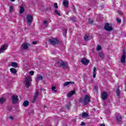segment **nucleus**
<instances>
[{
  "instance_id": "f257e3e1",
  "label": "nucleus",
  "mask_w": 126,
  "mask_h": 126,
  "mask_svg": "<svg viewBox=\"0 0 126 126\" xmlns=\"http://www.w3.org/2000/svg\"><path fill=\"white\" fill-rule=\"evenodd\" d=\"M91 98V96L88 94H86L84 96V100L82 97H80L79 99V102L80 103H83V105H88L90 103V99Z\"/></svg>"
},
{
  "instance_id": "f03ea898",
  "label": "nucleus",
  "mask_w": 126,
  "mask_h": 126,
  "mask_svg": "<svg viewBox=\"0 0 126 126\" xmlns=\"http://www.w3.org/2000/svg\"><path fill=\"white\" fill-rule=\"evenodd\" d=\"M57 65L61 67H63V68H67L68 67V65H67L66 62H63L62 60H59L57 62Z\"/></svg>"
},
{
  "instance_id": "7ed1b4c3",
  "label": "nucleus",
  "mask_w": 126,
  "mask_h": 126,
  "mask_svg": "<svg viewBox=\"0 0 126 126\" xmlns=\"http://www.w3.org/2000/svg\"><path fill=\"white\" fill-rule=\"evenodd\" d=\"M32 80L31 79V77L30 76L27 77L26 78L25 80V83L26 87L28 88H29V87L30 86L31 84V81Z\"/></svg>"
},
{
  "instance_id": "20e7f679",
  "label": "nucleus",
  "mask_w": 126,
  "mask_h": 126,
  "mask_svg": "<svg viewBox=\"0 0 126 126\" xmlns=\"http://www.w3.org/2000/svg\"><path fill=\"white\" fill-rule=\"evenodd\" d=\"M27 20L28 25L30 26V25H31V23H32V20H33V17L31 15H28L27 16Z\"/></svg>"
},
{
  "instance_id": "39448f33",
  "label": "nucleus",
  "mask_w": 126,
  "mask_h": 126,
  "mask_svg": "<svg viewBox=\"0 0 126 126\" xmlns=\"http://www.w3.org/2000/svg\"><path fill=\"white\" fill-rule=\"evenodd\" d=\"M104 29L106 30V31H112L113 30V28L110 26V24L109 23H106L104 26Z\"/></svg>"
},
{
  "instance_id": "423d86ee",
  "label": "nucleus",
  "mask_w": 126,
  "mask_h": 126,
  "mask_svg": "<svg viewBox=\"0 0 126 126\" xmlns=\"http://www.w3.org/2000/svg\"><path fill=\"white\" fill-rule=\"evenodd\" d=\"M81 62L82 63L85 65H88V63H89V60L86 59L85 58H82L81 60Z\"/></svg>"
},
{
  "instance_id": "0eeeda50",
  "label": "nucleus",
  "mask_w": 126,
  "mask_h": 126,
  "mask_svg": "<svg viewBox=\"0 0 126 126\" xmlns=\"http://www.w3.org/2000/svg\"><path fill=\"white\" fill-rule=\"evenodd\" d=\"M12 101L13 104H16L18 102V96L17 95H13L12 96Z\"/></svg>"
},
{
  "instance_id": "6e6552de",
  "label": "nucleus",
  "mask_w": 126,
  "mask_h": 126,
  "mask_svg": "<svg viewBox=\"0 0 126 126\" xmlns=\"http://www.w3.org/2000/svg\"><path fill=\"white\" fill-rule=\"evenodd\" d=\"M49 42L52 44V45H57L59 44V40L57 38H53L49 40Z\"/></svg>"
},
{
  "instance_id": "1a4fd4ad",
  "label": "nucleus",
  "mask_w": 126,
  "mask_h": 126,
  "mask_svg": "<svg viewBox=\"0 0 126 126\" xmlns=\"http://www.w3.org/2000/svg\"><path fill=\"white\" fill-rule=\"evenodd\" d=\"M38 95H39V91L36 90V93H35V94H34V96H33V98L32 99V103H35V102L37 99V97H38Z\"/></svg>"
},
{
  "instance_id": "9d476101",
  "label": "nucleus",
  "mask_w": 126,
  "mask_h": 126,
  "mask_svg": "<svg viewBox=\"0 0 126 126\" xmlns=\"http://www.w3.org/2000/svg\"><path fill=\"white\" fill-rule=\"evenodd\" d=\"M124 55H122L121 59H120V61L122 63H126V53L125 51H124Z\"/></svg>"
},
{
  "instance_id": "9b49d317",
  "label": "nucleus",
  "mask_w": 126,
  "mask_h": 126,
  "mask_svg": "<svg viewBox=\"0 0 126 126\" xmlns=\"http://www.w3.org/2000/svg\"><path fill=\"white\" fill-rule=\"evenodd\" d=\"M101 97L102 100H106L108 98V94L106 92H103L101 93Z\"/></svg>"
},
{
  "instance_id": "f8f14e48",
  "label": "nucleus",
  "mask_w": 126,
  "mask_h": 126,
  "mask_svg": "<svg viewBox=\"0 0 126 126\" xmlns=\"http://www.w3.org/2000/svg\"><path fill=\"white\" fill-rule=\"evenodd\" d=\"M7 49V45L4 44L0 48V53H2V52L5 51Z\"/></svg>"
},
{
  "instance_id": "ddd939ff",
  "label": "nucleus",
  "mask_w": 126,
  "mask_h": 126,
  "mask_svg": "<svg viewBox=\"0 0 126 126\" xmlns=\"http://www.w3.org/2000/svg\"><path fill=\"white\" fill-rule=\"evenodd\" d=\"M74 94H75V91L74 90L71 91V92H69L67 94V97H68V98H70V97H71L72 95H74Z\"/></svg>"
},
{
  "instance_id": "4468645a",
  "label": "nucleus",
  "mask_w": 126,
  "mask_h": 126,
  "mask_svg": "<svg viewBox=\"0 0 126 126\" xmlns=\"http://www.w3.org/2000/svg\"><path fill=\"white\" fill-rule=\"evenodd\" d=\"M28 49V44L27 43H24L22 45V50H27Z\"/></svg>"
},
{
  "instance_id": "2eb2a0df",
  "label": "nucleus",
  "mask_w": 126,
  "mask_h": 126,
  "mask_svg": "<svg viewBox=\"0 0 126 126\" xmlns=\"http://www.w3.org/2000/svg\"><path fill=\"white\" fill-rule=\"evenodd\" d=\"M116 120L118 123L122 122V116L120 114H118L116 116Z\"/></svg>"
},
{
  "instance_id": "dca6fc26",
  "label": "nucleus",
  "mask_w": 126,
  "mask_h": 126,
  "mask_svg": "<svg viewBox=\"0 0 126 126\" xmlns=\"http://www.w3.org/2000/svg\"><path fill=\"white\" fill-rule=\"evenodd\" d=\"M69 84H74V82H66L63 84V86H67Z\"/></svg>"
},
{
  "instance_id": "f3484780",
  "label": "nucleus",
  "mask_w": 126,
  "mask_h": 126,
  "mask_svg": "<svg viewBox=\"0 0 126 126\" xmlns=\"http://www.w3.org/2000/svg\"><path fill=\"white\" fill-rule=\"evenodd\" d=\"M10 70L11 73H13L14 74H16V73L17 72V70H16V69H15L13 68H10Z\"/></svg>"
},
{
  "instance_id": "a211bd4d",
  "label": "nucleus",
  "mask_w": 126,
  "mask_h": 126,
  "mask_svg": "<svg viewBox=\"0 0 126 126\" xmlns=\"http://www.w3.org/2000/svg\"><path fill=\"white\" fill-rule=\"evenodd\" d=\"M63 4L64 6H65V7H66V6H67V5H68V0H64V1L63 2Z\"/></svg>"
},
{
  "instance_id": "6ab92c4d",
  "label": "nucleus",
  "mask_w": 126,
  "mask_h": 126,
  "mask_svg": "<svg viewBox=\"0 0 126 126\" xmlns=\"http://www.w3.org/2000/svg\"><path fill=\"white\" fill-rule=\"evenodd\" d=\"M43 80V76L41 75H39L38 77H36V81H40Z\"/></svg>"
},
{
  "instance_id": "aec40b11",
  "label": "nucleus",
  "mask_w": 126,
  "mask_h": 126,
  "mask_svg": "<svg viewBox=\"0 0 126 126\" xmlns=\"http://www.w3.org/2000/svg\"><path fill=\"white\" fill-rule=\"evenodd\" d=\"M93 74L94 78H95L96 77V67H94Z\"/></svg>"
},
{
  "instance_id": "412c9836",
  "label": "nucleus",
  "mask_w": 126,
  "mask_h": 126,
  "mask_svg": "<svg viewBox=\"0 0 126 126\" xmlns=\"http://www.w3.org/2000/svg\"><path fill=\"white\" fill-rule=\"evenodd\" d=\"M82 118H83L84 119H85V118H87L88 117H89L88 116V114L84 112L82 114Z\"/></svg>"
},
{
  "instance_id": "4be33fe9",
  "label": "nucleus",
  "mask_w": 126,
  "mask_h": 126,
  "mask_svg": "<svg viewBox=\"0 0 126 126\" xmlns=\"http://www.w3.org/2000/svg\"><path fill=\"white\" fill-rule=\"evenodd\" d=\"M116 95L117 96V97H120V95H121V91H120V89H117L116 90Z\"/></svg>"
},
{
  "instance_id": "5701e85b",
  "label": "nucleus",
  "mask_w": 126,
  "mask_h": 126,
  "mask_svg": "<svg viewBox=\"0 0 126 126\" xmlns=\"http://www.w3.org/2000/svg\"><path fill=\"white\" fill-rule=\"evenodd\" d=\"M28 105H29V101H28V100H26L24 102L23 106H24V107H27Z\"/></svg>"
},
{
  "instance_id": "b1692460",
  "label": "nucleus",
  "mask_w": 126,
  "mask_h": 126,
  "mask_svg": "<svg viewBox=\"0 0 126 126\" xmlns=\"http://www.w3.org/2000/svg\"><path fill=\"white\" fill-rule=\"evenodd\" d=\"M84 40L86 41H89L90 40V37L88 35H86L84 37Z\"/></svg>"
},
{
  "instance_id": "393cba45",
  "label": "nucleus",
  "mask_w": 126,
  "mask_h": 126,
  "mask_svg": "<svg viewBox=\"0 0 126 126\" xmlns=\"http://www.w3.org/2000/svg\"><path fill=\"white\" fill-rule=\"evenodd\" d=\"M11 66L13 67H17V66H18V64H17V63H12Z\"/></svg>"
},
{
  "instance_id": "a878e982",
  "label": "nucleus",
  "mask_w": 126,
  "mask_h": 126,
  "mask_svg": "<svg viewBox=\"0 0 126 126\" xmlns=\"http://www.w3.org/2000/svg\"><path fill=\"white\" fill-rule=\"evenodd\" d=\"M5 102V98L1 97L0 98V104H3Z\"/></svg>"
},
{
  "instance_id": "bb28decb",
  "label": "nucleus",
  "mask_w": 126,
  "mask_h": 126,
  "mask_svg": "<svg viewBox=\"0 0 126 126\" xmlns=\"http://www.w3.org/2000/svg\"><path fill=\"white\" fill-rule=\"evenodd\" d=\"M66 107L68 110L70 109V107H71V103L70 102H69L66 105Z\"/></svg>"
},
{
  "instance_id": "cd10ccee",
  "label": "nucleus",
  "mask_w": 126,
  "mask_h": 126,
  "mask_svg": "<svg viewBox=\"0 0 126 126\" xmlns=\"http://www.w3.org/2000/svg\"><path fill=\"white\" fill-rule=\"evenodd\" d=\"M98 56L99 57H100V58H101L102 59H104V57H105V56L104 55V54H103V53L102 52H99Z\"/></svg>"
},
{
  "instance_id": "c85d7f7f",
  "label": "nucleus",
  "mask_w": 126,
  "mask_h": 126,
  "mask_svg": "<svg viewBox=\"0 0 126 126\" xmlns=\"http://www.w3.org/2000/svg\"><path fill=\"white\" fill-rule=\"evenodd\" d=\"M23 12H24V8H23V6H21L20 9V13H23Z\"/></svg>"
},
{
  "instance_id": "c756f323",
  "label": "nucleus",
  "mask_w": 126,
  "mask_h": 126,
  "mask_svg": "<svg viewBox=\"0 0 126 126\" xmlns=\"http://www.w3.org/2000/svg\"><path fill=\"white\" fill-rule=\"evenodd\" d=\"M102 49V47L100 46V45H98L96 47V51H100Z\"/></svg>"
},
{
  "instance_id": "7c9ffc66",
  "label": "nucleus",
  "mask_w": 126,
  "mask_h": 126,
  "mask_svg": "<svg viewBox=\"0 0 126 126\" xmlns=\"http://www.w3.org/2000/svg\"><path fill=\"white\" fill-rule=\"evenodd\" d=\"M67 33V30L64 29V33H63V35L64 37H66V33Z\"/></svg>"
},
{
  "instance_id": "2f4dec72",
  "label": "nucleus",
  "mask_w": 126,
  "mask_h": 126,
  "mask_svg": "<svg viewBox=\"0 0 126 126\" xmlns=\"http://www.w3.org/2000/svg\"><path fill=\"white\" fill-rule=\"evenodd\" d=\"M9 11L10 12V13H11V12H12V11H13V6H10L9 7Z\"/></svg>"
},
{
  "instance_id": "473e14b6",
  "label": "nucleus",
  "mask_w": 126,
  "mask_h": 126,
  "mask_svg": "<svg viewBox=\"0 0 126 126\" xmlns=\"http://www.w3.org/2000/svg\"><path fill=\"white\" fill-rule=\"evenodd\" d=\"M55 13H56V14H57V15L61 16V13H60V12H59V11H58V10H57V9L55 10Z\"/></svg>"
},
{
  "instance_id": "72a5a7b5",
  "label": "nucleus",
  "mask_w": 126,
  "mask_h": 126,
  "mask_svg": "<svg viewBox=\"0 0 126 126\" xmlns=\"http://www.w3.org/2000/svg\"><path fill=\"white\" fill-rule=\"evenodd\" d=\"M54 7L56 9H57V8H59V6L58 5V3H54Z\"/></svg>"
},
{
  "instance_id": "f704fd0d",
  "label": "nucleus",
  "mask_w": 126,
  "mask_h": 126,
  "mask_svg": "<svg viewBox=\"0 0 126 126\" xmlns=\"http://www.w3.org/2000/svg\"><path fill=\"white\" fill-rule=\"evenodd\" d=\"M89 23H90V24H92L93 23V20H92L91 19H89Z\"/></svg>"
},
{
  "instance_id": "c9c22d12",
  "label": "nucleus",
  "mask_w": 126,
  "mask_h": 126,
  "mask_svg": "<svg viewBox=\"0 0 126 126\" xmlns=\"http://www.w3.org/2000/svg\"><path fill=\"white\" fill-rule=\"evenodd\" d=\"M29 73H30V74L31 75H32H32H34V71H31L29 72Z\"/></svg>"
},
{
  "instance_id": "e433bc0d",
  "label": "nucleus",
  "mask_w": 126,
  "mask_h": 126,
  "mask_svg": "<svg viewBox=\"0 0 126 126\" xmlns=\"http://www.w3.org/2000/svg\"><path fill=\"white\" fill-rule=\"evenodd\" d=\"M116 20H117V21L118 22V23H121V22H122V21L120 19L117 18Z\"/></svg>"
},
{
  "instance_id": "4c0bfd02",
  "label": "nucleus",
  "mask_w": 126,
  "mask_h": 126,
  "mask_svg": "<svg viewBox=\"0 0 126 126\" xmlns=\"http://www.w3.org/2000/svg\"><path fill=\"white\" fill-rule=\"evenodd\" d=\"M70 20H71V21H75V19H74V18L70 17Z\"/></svg>"
},
{
  "instance_id": "58836bf2",
  "label": "nucleus",
  "mask_w": 126,
  "mask_h": 126,
  "mask_svg": "<svg viewBox=\"0 0 126 126\" xmlns=\"http://www.w3.org/2000/svg\"><path fill=\"white\" fill-rule=\"evenodd\" d=\"M118 14H120V15H123V12H122V11H118Z\"/></svg>"
},
{
  "instance_id": "ea45409f",
  "label": "nucleus",
  "mask_w": 126,
  "mask_h": 126,
  "mask_svg": "<svg viewBox=\"0 0 126 126\" xmlns=\"http://www.w3.org/2000/svg\"><path fill=\"white\" fill-rule=\"evenodd\" d=\"M48 24V21H44L43 22V25H47Z\"/></svg>"
},
{
  "instance_id": "a19ab883",
  "label": "nucleus",
  "mask_w": 126,
  "mask_h": 126,
  "mask_svg": "<svg viewBox=\"0 0 126 126\" xmlns=\"http://www.w3.org/2000/svg\"><path fill=\"white\" fill-rule=\"evenodd\" d=\"M51 89H52V91H54V90H55L56 89V87L53 86L52 87Z\"/></svg>"
},
{
  "instance_id": "79ce46f5",
  "label": "nucleus",
  "mask_w": 126,
  "mask_h": 126,
  "mask_svg": "<svg viewBox=\"0 0 126 126\" xmlns=\"http://www.w3.org/2000/svg\"><path fill=\"white\" fill-rule=\"evenodd\" d=\"M37 44V41H33L32 42V45H36Z\"/></svg>"
},
{
  "instance_id": "37998d69",
  "label": "nucleus",
  "mask_w": 126,
  "mask_h": 126,
  "mask_svg": "<svg viewBox=\"0 0 126 126\" xmlns=\"http://www.w3.org/2000/svg\"><path fill=\"white\" fill-rule=\"evenodd\" d=\"M84 125H85V123L84 122H82L81 124V126H84Z\"/></svg>"
},
{
  "instance_id": "c03bdc74",
  "label": "nucleus",
  "mask_w": 126,
  "mask_h": 126,
  "mask_svg": "<svg viewBox=\"0 0 126 126\" xmlns=\"http://www.w3.org/2000/svg\"><path fill=\"white\" fill-rule=\"evenodd\" d=\"M53 91H54V93H56V92H58V91H57V90H54Z\"/></svg>"
},
{
  "instance_id": "a18cd8bd",
  "label": "nucleus",
  "mask_w": 126,
  "mask_h": 126,
  "mask_svg": "<svg viewBox=\"0 0 126 126\" xmlns=\"http://www.w3.org/2000/svg\"><path fill=\"white\" fill-rule=\"evenodd\" d=\"M100 126H105L104 124H102L100 125Z\"/></svg>"
},
{
  "instance_id": "49530a36",
  "label": "nucleus",
  "mask_w": 126,
  "mask_h": 126,
  "mask_svg": "<svg viewBox=\"0 0 126 126\" xmlns=\"http://www.w3.org/2000/svg\"><path fill=\"white\" fill-rule=\"evenodd\" d=\"M9 118H10V119H13V117H12V116H10Z\"/></svg>"
},
{
  "instance_id": "de8ad7c7",
  "label": "nucleus",
  "mask_w": 126,
  "mask_h": 126,
  "mask_svg": "<svg viewBox=\"0 0 126 126\" xmlns=\"http://www.w3.org/2000/svg\"><path fill=\"white\" fill-rule=\"evenodd\" d=\"M11 1H15V0H10Z\"/></svg>"
},
{
  "instance_id": "09e8293b",
  "label": "nucleus",
  "mask_w": 126,
  "mask_h": 126,
  "mask_svg": "<svg viewBox=\"0 0 126 126\" xmlns=\"http://www.w3.org/2000/svg\"><path fill=\"white\" fill-rule=\"evenodd\" d=\"M76 13V12H75V11H74V13Z\"/></svg>"
}]
</instances>
